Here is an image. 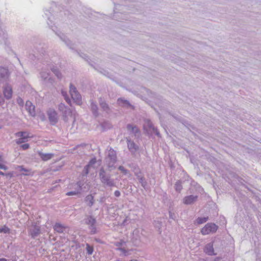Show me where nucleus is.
I'll return each instance as SVG.
<instances>
[{"label": "nucleus", "instance_id": "1", "mask_svg": "<svg viewBox=\"0 0 261 261\" xmlns=\"http://www.w3.org/2000/svg\"><path fill=\"white\" fill-rule=\"evenodd\" d=\"M58 110L61 113L63 120L68 122L69 118L73 119V123L75 121L76 113L70 108L66 106L64 103H60L58 105Z\"/></svg>", "mask_w": 261, "mask_h": 261}, {"label": "nucleus", "instance_id": "2", "mask_svg": "<svg viewBox=\"0 0 261 261\" xmlns=\"http://www.w3.org/2000/svg\"><path fill=\"white\" fill-rule=\"evenodd\" d=\"M99 176L101 182L110 187H115V182L111 178L110 174H107L103 168H100L99 172Z\"/></svg>", "mask_w": 261, "mask_h": 261}, {"label": "nucleus", "instance_id": "3", "mask_svg": "<svg viewBox=\"0 0 261 261\" xmlns=\"http://www.w3.org/2000/svg\"><path fill=\"white\" fill-rule=\"evenodd\" d=\"M144 128L148 134H155L156 136H160V133L158 129L153 125L152 122L149 120L145 121Z\"/></svg>", "mask_w": 261, "mask_h": 261}, {"label": "nucleus", "instance_id": "4", "mask_svg": "<svg viewBox=\"0 0 261 261\" xmlns=\"http://www.w3.org/2000/svg\"><path fill=\"white\" fill-rule=\"evenodd\" d=\"M218 228V226L215 223H208L201 229V232L203 235L214 233L217 231Z\"/></svg>", "mask_w": 261, "mask_h": 261}, {"label": "nucleus", "instance_id": "5", "mask_svg": "<svg viewBox=\"0 0 261 261\" xmlns=\"http://www.w3.org/2000/svg\"><path fill=\"white\" fill-rule=\"evenodd\" d=\"M28 232L29 234L34 239L40 234V227L37 224L36 222H32L31 225L29 226Z\"/></svg>", "mask_w": 261, "mask_h": 261}, {"label": "nucleus", "instance_id": "6", "mask_svg": "<svg viewBox=\"0 0 261 261\" xmlns=\"http://www.w3.org/2000/svg\"><path fill=\"white\" fill-rule=\"evenodd\" d=\"M70 94L72 98L78 105L81 103L82 97L76 90V87L72 84L70 85Z\"/></svg>", "mask_w": 261, "mask_h": 261}, {"label": "nucleus", "instance_id": "7", "mask_svg": "<svg viewBox=\"0 0 261 261\" xmlns=\"http://www.w3.org/2000/svg\"><path fill=\"white\" fill-rule=\"evenodd\" d=\"M106 160L108 167L109 168L113 167L117 161L116 153L114 149L112 148L110 149Z\"/></svg>", "mask_w": 261, "mask_h": 261}, {"label": "nucleus", "instance_id": "8", "mask_svg": "<svg viewBox=\"0 0 261 261\" xmlns=\"http://www.w3.org/2000/svg\"><path fill=\"white\" fill-rule=\"evenodd\" d=\"M47 115L50 124L54 125L58 122V115L54 109H48L47 111Z\"/></svg>", "mask_w": 261, "mask_h": 261}, {"label": "nucleus", "instance_id": "9", "mask_svg": "<svg viewBox=\"0 0 261 261\" xmlns=\"http://www.w3.org/2000/svg\"><path fill=\"white\" fill-rule=\"evenodd\" d=\"M10 76V72L6 67L0 66V82L3 83L7 81Z\"/></svg>", "mask_w": 261, "mask_h": 261}, {"label": "nucleus", "instance_id": "10", "mask_svg": "<svg viewBox=\"0 0 261 261\" xmlns=\"http://www.w3.org/2000/svg\"><path fill=\"white\" fill-rule=\"evenodd\" d=\"M126 128L129 131V134L133 135L135 137H138L140 134L139 128L135 125L128 124Z\"/></svg>", "mask_w": 261, "mask_h": 261}, {"label": "nucleus", "instance_id": "11", "mask_svg": "<svg viewBox=\"0 0 261 261\" xmlns=\"http://www.w3.org/2000/svg\"><path fill=\"white\" fill-rule=\"evenodd\" d=\"M127 147L129 151L134 154L139 149V146L129 138H126Z\"/></svg>", "mask_w": 261, "mask_h": 261}, {"label": "nucleus", "instance_id": "12", "mask_svg": "<svg viewBox=\"0 0 261 261\" xmlns=\"http://www.w3.org/2000/svg\"><path fill=\"white\" fill-rule=\"evenodd\" d=\"M25 109L31 116L33 117L36 116L35 107L30 101H27Z\"/></svg>", "mask_w": 261, "mask_h": 261}, {"label": "nucleus", "instance_id": "13", "mask_svg": "<svg viewBox=\"0 0 261 261\" xmlns=\"http://www.w3.org/2000/svg\"><path fill=\"white\" fill-rule=\"evenodd\" d=\"M198 196L196 195H189L183 199V203L185 204H192L197 200Z\"/></svg>", "mask_w": 261, "mask_h": 261}, {"label": "nucleus", "instance_id": "14", "mask_svg": "<svg viewBox=\"0 0 261 261\" xmlns=\"http://www.w3.org/2000/svg\"><path fill=\"white\" fill-rule=\"evenodd\" d=\"M4 95L5 96V97L7 99H9L12 97V87L9 85H6L5 87L4 88L3 90Z\"/></svg>", "mask_w": 261, "mask_h": 261}, {"label": "nucleus", "instance_id": "15", "mask_svg": "<svg viewBox=\"0 0 261 261\" xmlns=\"http://www.w3.org/2000/svg\"><path fill=\"white\" fill-rule=\"evenodd\" d=\"M117 104L122 107L128 108L133 107V106L127 100L123 98H119L117 101Z\"/></svg>", "mask_w": 261, "mask_h": 261}, {"label": "nucleus", "instance_id": "16", "mask_svg": "<svg viewBox=\"0 0 261 261\" xmlns=\"http://www.w3.org/2000/svg\"><path fill=\"white\" fill-rule=\"evenodd\" d=\"M204 251L208 255H214L216 254L214 253L213 245L212 243H208L205 245Z\"/></svg>", "mask_w": 261, "mask_h": 261}, {"label": "nucleus", "instance_id": "17", "mask_svg": "<svg viewBox=\"0 0 261 261\" xmlns=\"http://www.w3.org/2000/svg\"><path fill=\"white\" fill-rule=\"evenodd\" d=\"M56 34L60 38V39L65 43V44L71 49H73V44L71 43V42L62 33L58 34L56 33Z\"/></svg>", "mask_w": 261, "mask_h": 261}, {"label": "nucleus", "instance_id": "18", "mask_svg": "<svg viewBox=\"0 0 261 261\" xmlns=\"http://www.w3.org/2000/svg\"><path fill=\"white\" fill-rule=\"evenodd\" d=\"M99 103L101 108L107 113H109L110 112V109L108 104L106 102V101L101 97L99 99Z\"/></svg>", "mask_w": 261, "mask_h": 261}, {"label": "nucleus", "instance_id": "19", "mask_svg": "<svg viewBox=\"0 0 261 261\" xmlns=\"http://www.w3.org/2000/svg\"><path fill=\"white\" fill-rule=\"evenodd\" d=\"M38 154L41 159L44 161H48L51 159L54 156L53 153H43L42 152H39Z\"/></svg>", "mask_w": 261, "mask_h": 261}, {"label": "nucleus", "instance_id": "20", "mask_svg": "<svg viewBox=\"0 0 261 261\" xmlns=\"http://www.w3.org/2000/svg\"><path fill=\"white\" fill-rule=\"evenodd\" d=\"M90 108L93 114L95 116L97 117L99 115L98 111V107L96 103L93 100H90Z\"/></svg>", "mask_w": 261, "mask_h": 261}, {"label": "nucleus", "instance_id": "21", "mask_svg": "<svg viewBox=\"0 0 261 261\" xmlns=\"http://www.w3.org/2000/svg\"><path fill=\"white\" fill-rule=\"evenodd\" d=\"M85 223L88 226L96 223V219L91 215H87L84 220Z\"/></svg>", "mask_w": 261, "mask_h": 261}, {"label": "nucleus", "instance_id": "22", "mask_svg": "<svg viewBox=\"0 0 261 261\" xmlns=\"http://www.w3.org/2000/svg\"><path fill=\"white\" fill-rule=\"evenodd\" d=\"M76 185L77 186L78 189L77 190L74 191H70L69 192H67L66 193L67 196H71V195H76L79 194L81 193V191L82 190V187L83 185L82 184L81 182L78 181L76 182Z\"/></svg>", "mask_w": 261, "mask_h": 261}, {"label": "nucleus", "instance_id": "23", "mask_svg": "<svg viewBox=\"0 0 261 261\" xmlns=\"http://www.w3.org/2000/svg\"><path fill=\"white\" fill-rule=\"evenodd\" d=\"M85 201L87 206L90 207H92L95 202L94 196L91 194L87 195L85 198Z\"/></svg>", "mask_w": 261, "mask_h": 261}, {"label": "nucleus", "instance_id": "24", "mask_svg": "<svg viewBox=\"0 0 261 261\" xmlns=\"http://www.w3.org/2000/svg\"><path fill=\"white\" fill-rule=\"evenodd\" d=\"M66 228V226L59 223H56L54 226V229L56 232L60 233H63Z\"/></svg>", "mask_w": 261, "mask_h": 261}, {"label": "nucleus", "instance_id": "25", "mask_svg": "<svg viewBox=\"0 0 261 261\" xmlns=\"http://www.w3.org/2000/svg\"><path fill=\"white\" fill-rule=\"evenodd\" d=\"M15 136L17 137L24 138L27 139L29 137L28 133L27 132H19L15 134Z\"/></svg>", "mask_w": 261, "mask_h": 261}, {"label": "nucleus", "instance_id": "26", "mask_svg": "<svg viewBox=\"0 0 261 261\" xmlns=\"http://www.w3.org/2000/svg\"><path fill=\"white\" fill-rule=\"evenodd\" d=\"M61 94H62V96L64 97L65 101L67 102V103L71 106V101L70 99L69 98V97H68L67 92L64 90H62Z\"/></svg>", "mask_w": 261, "mask_h": 261}, {"label": "nucleus", "instance_id": "27", "mask_svg": "<svg viewBox=\"0 0 261 261\" xmlns=\"http://www.w3.org/2000/svg\"><path fill=\"white\" fill-rule=\"evenodd\" d=\"M40 76L44 81L50 80L49 73L46 71H42L40 72Z\"/></svg>", "mask_w": 261, "mask_h": 261}, {"label": "nucleus", "instance_id": "28", "mask_svg": "<svg viewBox=\"0 0 261 261\" xmlns=\"http://www.w3.org/2000/svg\"><path fill=\"white\" fill-rule=\"evenodd\" d=\"M182 189V182L181 181L178 180L175 184V189L177 192H180Z\"/></svg>", "mask_w": 261, "mask_h": 261}, {"label": "nucleus", "instance_id": "29", "mask_svg": "<svg viewBox=\"0 0 261 261\" xmlns=\"http://www.w3.org/2000/svg\"><path fill=\"white\" fill-rule=\"evenodd\" d=\"M86 245V250L87 254L88 255H92L93 252V251H94L93 247L90 245L88 243H87Z\"/></svg>", "mask_w": 261, "mask_h": 261}, {"label": "nucleus", "instance_id": "30", "mask_svg": "<svg viewBox=\"0 0 261 261\" xmlns=\"http://www.w3.org/2000/svg\"><path fill=\"white\" fill-rule=\"evenodd\" d=\"M89 229L90 230V233L91 234H94L97 233V229L96 227V224H93V225H90L89 226Z\"/></svg>", "mask_w": 261, "mask_h": 261}, {"label": "nucleus", "instance_id": "31", "mask_svg": "<svg viewBox=\"0 0 261 261\" xmlns=\"http://www.w3.org/2000/svg\"><path fill=\"white\" fill-rule=\"evenodd\" d=\"M208 219V217H198L196 219V222L198 224H201L206 222Z\"/></svg>", "mask_w": 261, "mask_h": 261}, {"label": "nucleus", "instance_id": "32", "mask_svg": "<svg viewBox=\"0 0 261 261\" xmlns=\"http://www.w3.org/2000/svg\"><path fill=\"white\" fill-rule=\"evenodd\" d=\"M51 71L57 76V77L58 79H61V78H62V74L60 72V71L57 68H53L51 69Z\"/></svg>", "mask_w": 261, "mask_h": 261}, {"label": "nucleus", "instance_id": "33", "mask_svg": "<svg viewBox=\"0 0 261 261\" xmlns=\"http://www.w3.org/2000/svg\"><path fill=\"white\" fill-rule=\"evenodd\" d=\"M138 179L139 180V182L141 184V186L144 189H145L146 187L147 186V182H146L145 178L143 176H142Z\"/></svg>", "mask_w": 261, "mask_h": 261}, {"label": "nucleus", "instance_id": "34", "mask_svg": "<svg viewBox=\"0 0 261 261\" xmlns=\"http://www.w3.org/2000/svg\"><path fill=\"white\" fill-rule=\"evenodd\" d=\"M89 168H90V167H89V166H87V165H86L84 167V168L82 171V174L83 176H86L88 175V174L89 172Z\"/></svg>", "mask_w": 261, "mask_h": 261}, {"label": "nucleus", "instance_id": "35", "mask_svg": "<svg viewBox=\"0 0 261 261\" xmlns=\"http://www.w3.org/2000/svg\"><path fill=\"white\" fill-rule=\"evenodd\" d=\"M135 175L137 176V178L139 179L140 177H142V175L141 173V172L140 171V169L139 168H137V171L133 170Z\"/></svg>", "mask_w": 261, "mask_h": 261}, {"label": "nucleus", "instance_id": "36", "mask_svg": "<svg viewBox=\"0 0 261 261\" xmlns=\"http://www.w3.org/2000/svg\"><path fill=\"white\" fill-rule=\"evenodd\" d=\"M118 169L121 171L124 174L126 175L128 173V170L126 169L123 166H120Z\"/></svg>", "mask_w": 261, "mask_h": 261}, {"label": "nucleus", "instance_id": "37", "mask_svg": "<svg viewBox=\"0 0 261 261\" xmlns=\"http://www.w3.org/2000/svg\"><path fill=\"white\" fill-rule=\"evenodd\" d=\"M10 229L7 227H4L0 228V232H4L5 233H9Z\"/></svg>", "mask_w": 261, "mask_h": 261}, {"label": "nucleus", "instance_id": "38", "mask_svg": "<svg viewBox=\"0 0 261 261\" xmlns=\"http://www.w3.org/2000/svg\"><path fill=\"white\" fill-rule=\"evenodd\" d=\"M28 141L27 139H25L24 138H20L16 140V143L18 144H20L23 143H24Z\"/></svg>", "mask_w": 261, "mask_h": 261}, {"label": "nucleus", "instance_id": "39", "mask_svg": "<svg viewBox=\"0 0 261 261\" xmlns=\"http://www.w3.org/2000/svg\"><path fill=\"white\" fill-rule=\"evenodd\" d=\"M17 169H18L20 171H24L25 172H29L30 171L29 170L24 168L22 166H18Z\"/></svg>", "mask_w": 261, "mask_h": 261}, {"label": "nucleus", "instance_id": "40", "mask_svg": "<svg viewBox=\"0 0 261 261\" xmlns=\"http://www.w3.org/2000/svg\"><path fill=\"white\" fill-rule=\"evenodd\" d=\"M96 162V160L95 158L92 159L88 163L87 166H89V167H90L92 165L95 164Z\"/></svg>", "mask_w": 261, "mask_h": 261}, {"label": "nucleus", "instance_id": "41", "mask_svg": "<svg viewBox=\"0 0 261 261\" xmlns=\"http://www.w3.org/2000/svg\"><path fill=\"white\" fill-rule=\"evenodd\" d=\"M0 169L4 170H7L8 169V167L4 164L0 163Z\"/></svg>", "mask_w": 261, "mask_h": 261}, {"label": "nucleus", "instance_id": "42", "mask_svg": "<svg viewBox=\"0 0 261 261\" xmlns=\"http://www.w3.org/2000/svg\"><path fill=\"white\" fill-rule=\"evenodd\" d=\"M21 148L24 149H27L29 148V144H24L21 146Z\"/></svg>", "mask_w": 261, "mask_h": 261}, {"label": "nucleus", "instance_id": "43", "mask_svg": "<svg viewBox=\"0 0 261 261\" xmlns=\"http://www.w3.org/2000/svg\"><path fill=\"white\" fill-rule=\"evenodd\" d=\"M17 102L19 105H23V100L20 97L17 98Z\"/></svg>", "mask_w": 261, "mask_h": 261}, {"label": "nucleus", "instance_id": "44", "mask_svg": "<svg viewBox=\"0 0 261 261\" xmlns=\"http://www.w3.org/2000/svg\"><path fill=\"white\" fill-rule=\"evenodd\" d=\"M106 198L105 196L101 197L99 200L100 203H104L106 201Z\"/></svg>", "mask_w": 261, "mask_h": 261}, {"label": "nucleus", "instance_id": "45", "mask_svg": "<svg viewBox=\"0 0 261 261\" xmlns=\"http://www.w3.org/2000/svg\"><path fill=\"white\" fill-rule=\"evenodd\" d=\"M124 242L123 241H121L120 242H117L116 243H115V245L117 247H119V246H121L122 245V244H123Z\"/></svg>", "mask_w": 261, "mask_h": 261}, {"label": "nucleus", "instance_id": "46", "mask_svg": "<svg viewBox=\"0 0 261 261\" xmlns=\"http://www.w3.org/2000/svg\"><path fill=\"white\" fill-rule=\"evenodd\" d=\"M121 195V193H120V192L118 190H116L114 192V195L117 197H118L120 196Z\"/></svg>", "mask_w": 261, "mask_h": 261}, {"label": "nucleus", "instance_id": "47", "mask_svg": "<svg viewBox=\"0 0 261 261\" xmlns=\"http://www.w3.org/2000/svg\"><path fill=\"white\" fill-rule=\"evenodd\" d=\"M4 103V99L2 96L1 94H0V105H3Z\"/></svg>", "mask_w": 261, "mask_h": 261}, {"label": "nucleus", "instance_id": "48", "mask_svg": "<svg viewBox=\"0 0 261 261\" xmlns=\"http://www.w3.org/2000/svg\"><path fill=\"white\" fill-rule=\"evenodd\" d=\"M118 249L119 250H120L124 254H126L127 252L126 250L124 248H119Z\"/></svg>", "mask_w": 261, "mask_h": 261}, {"label": "nucleus", "instance_id": "49", "mask_svg": "<svg viewBox=\"0 0 261 261\" xmlns=\"http://www.w3.org/2000/svg\"><path fill=\"white\" fill-rule=\"evenodd\" d=\"M183 123L184 124V125H185V126H186L187 127H188L189 129H190V127H189V126H189L191 127V128H193V129L194 128V127H193L192 126H191L190 124H188L187 122H186V121H185V122H184V123Z\"/></svg>", "mask_w": 261, "mask_h": 261}, {"label": "nucleus", "instance_id": "50", "mask_svg": "<svg viewBox=\"0 0 261 261\" xmlns=\"http://www.w3.org/2000/svg\"><path fill=\"white\" fill-rule=\"evenodd\" d=\"M0 175H10V176H11V174L10 173L5 174L4 172L0 171Z\"/></svg>", "mask_w": 261, "mask_h": 261}, {"label": "nucleus", "instance_id": "51", "mask_svg": "<svg viewBox=\"0 0 261 261\" xmlns=\"http://www.w3.org/2000/svg\"><path fill=\"white\" fill-rule=\"evenodd\" d=\"M0 162H4V158L1 154H0Z\"/></svg>", "mask_w": 261, "mask_h": 261}, {"label": "nucleus", "instance_id": "52", "mask_svg": "<svg viewBox=\"0 0 261 261\" xmlns=\"http://www.w3.org/2000/svg\"><path fill=\"white\" fill-rule=\"evenodd\" d=\"M80 56L82 57L83 58H84L86 59V56L85 55H83V56H82V55L80 54Z\"/></svg>", "mask_w": 261, "mask_h": 261}, {"label": "nucleus", "instance_id": "53", "mask_svg": "<svg viewBox=\"0 0 261 261\" xmlns=\"http://www.w3.org/2000/svg\"><path fill=\"white\" fill-rule=\"evenodd\" d=\"M0 261H7V260L6 258H0Z\"/></svg>", "mask_w": 261, "mask_h": 261}, {"label": "nucleus", "instance_id": "54", "mask_svg": "<svg viewBox=\"0 0 261 261\" xmlns=\"http://www.w3.org/2000/svg\"><path fill=\"white\" fill-rule=\"evenodd\" d=\"M95 241L97 242H100V241L99 239H95Z\"/></svg>", "mask_w": 261, "mask_h": 261}, {"label": "nucleus", "instance_id": "55", "mask_svg": "<svg viewBox=\"0 0 261 261\" xmlns=\"http://www.w3.org/2000/svg\"><path fill=\"white\" fill-rule=\"evenodd\" d=\"M137 168H138V167H135L134 169V170L137 171Z\"/></svg>", "mask_w": 261, "mask_h": 261}, {"label": "nucleus", "instance_id": "56", "mask_svg": "<svg viewBox=\"0 0 261 261\" xmlns=\"http://www.w3.org/2000/svg\"><path fill=\"white\" fill-rule=\"evenodd\" d=\"M129 261H139V260H138L137 259H132V260H130Z\"/></svg>", "mask_w": 261, "mask_h": 261}, {"label": "nucleus", "instance_id": "57", "mask_svg": "<svg viewBox=\"0 0 261 261\" xmlns=\"http://www.w3.org/2000/svg\"><path fill=\"white\" fill-rule=\"evenodd\" d=\"M23 175H28V173H23Z\"/></svg>", "mask_w": 261, "mask_h": 261}, {"label": "nucleus", "instance_id": "58", "mask_svg": "<svg viewBox=\"0 0 261 261\" xmlns=\"http://www.w3.org/2000/svg\"><path fill=\"white\" fill-rule=\"evenodd\" d=\"M172 215H170V217L172 218Z\"/></svg>", "mask_w": 261, "mask_h": 261}, {"label": "nucleus", "instance_id": "59", "mask_svg": "<svg viewBox=\"0 0 261 261\" xmlns=\"http://www.w3.org/2000/svg\"><path fill=\"white\" fill-rule=\"evenodd\" d=\"M172 215H170V217L172 218Z\"/></svg>", "mask_w": 261, "mask_h": 261}]
</instances>
